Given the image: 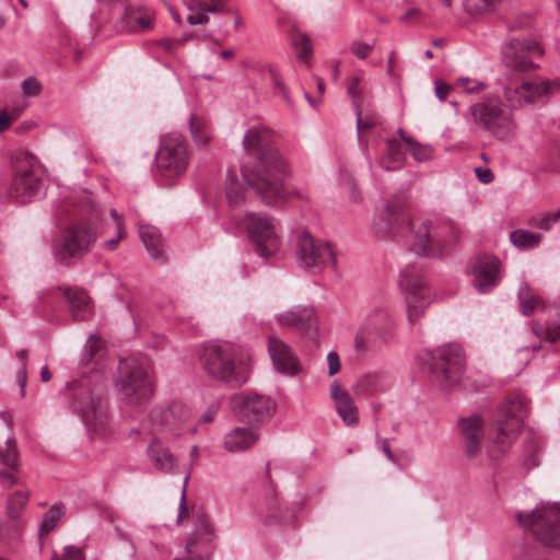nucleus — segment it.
Instances as JSON below:
<instances>
[{
	"label": "nucleus",
	"mask_w": 560,
	"mask_h": 560,
	"mask_svg": "<svg viewBox=\"0 0 560 560\" xmlns=\"http://www.w3.org/2000/svg\"><path fill=\"white\" fill-rule=\"evenodd\" d=\"M243 144L246 152L256 159L252 166L242 168L247 185L267 206L287 201L293 195L285 184L291 171L275 145L272 132L265 127L249 128L243 137Z\"/></svg>",
	"instance_id": "1"
},
{
	"label": "nucleus",
	"mask_w": 560,
	"mask_h": 560,
	"mask_svg": "<svg viewBox=\"0 0 560 560\" xmlns=\"http://www.w3.org/2000/svg\"><path fill=\"white\" fill-rule=\"evenodd\" d=\"M97 217V210L89 206L60 231L52 244L56 261L69 266L91 252L98 237Z\"/></svg>",
	"instance_id": "2"
},
{
	"label": "nucleus",
	"mask_w": 560,
	"mask_h": 560,
	"mask_svg": "<svg viewBox=\"0 0 560 560\" xmlns=\"http://www.w3.org/2000/svg\"><path fill=\"white\" fill-rule=\"evenodd\" d=\"M70 404L88 430L105 436L108 432V400L103 389L90 378H81L68 384Z\"/></svg>",
	"instance_id": "3"
},
{
	"label": "nucleus",
	"mask_w": 560,
	"mask_h": 560,
	"mask_svg": "<svg viewBox=\"0 0 560 560\" xmlns=\"http://www.w3.org/2000/svg\"><path fill=\"white\" fill-rule=\"evenodd\" d=\"M199 360L203 371L213 380L232 386H241L248 381L249 365L244 360H236L234 348L226 342L205 343Z\"/></svg>",
	"instance_id": "4"
},
{
	"label": "nucleus",
	"mask_w": 560,
	"mask_h": 560,
	"mask_svg": "<svg viewBox=\"0 0 560 560\" xmlns=\"http://www.w3.org/2000/svg\"><path fill=\"white\" fill-rule=\"evenodd\" d=\"M526 416L527 401L522 397L508 399L500 406L494 431L487 445L490 458L499 459L510 451Z\"/></svg>",
	"instance_id": "5"
},
{
	"label": "nucleus",
	"mask_w": 560,
	"mask_h": 560,
	"mask_svg": "<svg viewBox=\"0 0 560 560\" xmlns=\"http://www.w3.org/2000/svg\"><path fill=\"white\" fill-rule=\"evenodd\" d=\"M512 110L505 108L499 97L487 95L470 105L469 116L476 130L499 141H509L516 129Z\"/></svg>",
	"instance_id": "6"
},
{
	"label": "nucleus",
	"mask_w": 560,
	"mask_h": 560,
	"mask_svg": "<svg viewBox=\"0 0 560 560\" xmlns=\"http://www.w3.org/2000/svg\"><path fill=\"white\" fill-rule=\"evenodd\" d=\"M0 487L7 491L16 487L8 494L7 513L11 520L19 518L28 502L30 492L23 482L19 452L13 439H8L0 447Z\"/></svg>",
	"instance_id": "7"
},
{
	"label": "nucleus",
	"mask_w": 560,
	"mask_h": 560,
	"mask_svg": "<svg viewBox=\"0 0 560 560\" xmlns=\"http://www.w3.org/2000/svg\"><path fill=\"white\" fill-rule=\"evenodd\" d=\"M560 91L559 79L509 78L503 83V97L510 109L522 108L525 105L546 103Z\"/></svg>",
	"instance_id": "8"
},
{
	"label": "nucleus",
	"mask_w": 560,
	"mask_h": 560,
	"mask_svg": "<svg viewBox=\"0 0 560 560\" xmlns=\"http://www.w3.org/2000/svg\"><path fill=\"white\" fill-rule=\"evenodd\" d=\"M516 520L537 541L560 550V503L540 504L532 512H517Z\"/></svg>",
	"instance_id": "9"
},
{
	"label": "nucleus",
	"mask_w": 560,
	"mask_h": 560,
	"mask_svg": "<svg viewBox=\"0 0 560 560\" xmlns=\"http://www.w3.org/2000/svg\"><path fill=\"white\" fill-rule=\"evenodd\" d=\"M455 238L454 229L450 223L428 220L418 226L411 250L424 257H442L454 244Z\"/></svg>",
	"instance_id": "10"
},
{
	"label": "nucleus",
	"mask_w": 560,
	"mask_h": 560,
	"mask_svg": "<svg viewBox=\"0 0 560 560\" xmlns=\"http://www.w3.org/2000/svg\"><path fill=\"white\" fill-rule=\"evenodd\" d=\"M394 329L395 322L387 311L370 312L355 332L354 350L363 354L386 346L394 337Z\"/></svg>",
	"instance_id": "11"
},
{
	"label": "nucleus",
	"mask_w": 560,
	"mask_h": 560,
	"mask_svg": "<svg viewBox=\"0 0 560 560\" xmlns=\"http://www.w3.org/2000/svg\"><path fill=\"white\" fill-rule=\"evenodd\" d=\"M428 368L432 378L443 387L456 385L464 371V355L457 345H447L428 352Z\"/></svg>",
	"instance_id": "12"
},
{
	"label": "nucleus",
	"mask_w": 560,
	"mask_h": 560,
	"mask_svg": "<svg viewBox=\"0 0 560 560\" xmlns=\"http://www.w3.org/2000/svg\"><path fill=\"white\" fill-rule=\"evenodd\" d=\"M399 284L406 293L408 320L413 325L423 316L431 303V290L424 279L422 268L413 264L406 266L400 271Z\"/></svg>",
	"instance_id": "13"
},
{
	"label": "nucleus",
	"mask_w": 560,
	"mask_h": 560,
	"mask_svg": "<svg viewBox=\"0 0 560 560\" xmlns=\"http://www.w3.org/2000/svg\"><path fill=\"white\" fill-rule=\"evenodd\" d=\"M189 160L184 138L179 135L165 136L155 153L156 173L165 178L178 177L186 172Z\"/></svg>",
	"instance_id": "14"
},
{
	"label": "nucleus",
	"mask_w": 560,
	"mask_h": 560,
	"mask_svg": "<svg viewBox=\"0 0 560 560\" xmlns=\"http://www.w3.org/2000/svg\"><path fill=\"white\" fill-rule=\"evenodd\" d=\"M119 396L129 405H137L152 394L150 370L144 362H125L118 383Z\"/></svg>",
	"instance_id": "15"
},
{
	"label": "nucleus",
	"mask_w": 560,
	"mask_h": 560,
	"mask_svg": "<svg viewBox=\"0 0 560 560\" xmlns=\"http://www.w3.org/2000/svg\"><path fill=\"white\" fill-rule=\"evenodd\" d=\"M245 222L255 252L264 258L272 256L280 245L278 223L267 214L255 212L246 214Z\"/></svg>",
	"instance_id": "16"
},
{
	"label": "nucleus",
	"mask_w": 560,
	"mask_h": 560,
	"mask_svg": "<svg viewBox=\"0 0 560 560\" xmlns=\"http://www.w3.org/2000/svg\"><path fill=\"white\" fill-rule=\"evenodd\" d=\"M544 49L540 44L529 37H509L501 47V56L503 63L515 71L526 72L536 69L538 66L534 63V57H541Z\"/></svg>",
	"instance_id": "17"
},
{
	"label": "nucleus",
	"mask_w": 560,
	"mask_h": 560,
	"mask_svg": "<svg viewBox=\"0 0 560 560\" xmlns=\"http://www.w3.org/2000/svg\"><path fill=\"white\" fill-rule=\"evenodd\" d=\"M407 198L405 195L393 196L384 210L374 221L375 233L382 236H404L410 231V218L405 212Z\"/></svg>",
	"instance_id": "18"
},
{
	"label": "nucleus",
	"mask_w": 560,
	"mask_h": 560,
	"mask_svg": "<svg viewBox=\"0 0 560 560\" xmlns=\"http://www.w3.org/2000/svg\"><path fill=\"white\" fill-rule=\"evenodd\" d=\"M296 257L299 265L304 268L336 267V257L330 245L315 240L307 231H303L298 237Z\"/></svg>",
	"instance_id": "19"
},
{
	"label": "nucleus",
	"mask_w": 560,
	"mask_h": 560,
	"mask_svg": "<svg viewBox=\"0 0 560 560\" xmlns=\"http://www.w3.org/2000/svg\"><path fill=\"white\" fill-rule=\"evenodd\" d=\"M233 404L238 409L240 417L248 423L268 421L276 409V404L270 397L257 393L234 395Z\"/></svg>",
	"instance_id": "20"
},
{
	"label": "nucleus",
	"mask_w": 560,
	"mask_h": 560,
	"mask_svg": "<svg viewBox=\"0 0 560 560\" xmlns=\"http://www.w3.org/2000/svg\"><path fill=\"white\" fill-rule=\"evenodd\" d=\"M500 260L491 255H478L467 265L472 276V285L479 293H488L495 288L501 279Z\"/></svg>",
	"instance_id": "21"
},
{
	"label": "nucleus",
	"mask_w": 560,
	"mask_h": 560,
	"mask_svg": "<svg viewBox=\"0 0 560 560\" xmlns=\"http://www.w3.org/2000/svg\"><path fill=\"white\" fill-rule=\"evenodd\" d=\"M459 442L465 455L475 459L480 456L485 438V422L478 415L462 418L457 423Z\"/></svg>",
	"instance_id": "22"
},
{
	"label": "nucleus",
	"mask_w": 560,
	"mask_h": 560,
	"mask_svg": "<svg viewBox=\"0 0 560 560\" xmlns=\"http://www.w3.org/2000/svg\"><path fill=\"white\" fill-rule=\"evenodd\" d=\"M268 352L277 372L294 376L300 370V362L289 345L276 336L268 337Z\"/></svg>",
	"instance_id": "23"
},
{
	"label": "nucleus",
	"mask_w": 560,
	"mask_h": 560,
	"mask_svg": "<svg viewBox=\"0 0 560 560\" xmlns=\"http://www.w3.org/2000/svg\"><path fill=\"white\" fill-rule=\"evenodd\" d=\"M213 532L211 525L205 518L195 523L194 534L186 544V551L196 557L186 559L175 558L174 560H210L213 549Z\"/></svg>",
	"instance_id": "24"
},
{
	"label": "nucleus",
	"mask_w": 560,
	"mask_h": 560,
	"mask_svg": "<svg viewBox=\"0 0 560 560\" xmlns=\"http://www.w3.org/2000/svg\"><path fill=\"white\" fill-rule=\"evenodd\" d=\"M147 455L158 472L168 475L177 472V458L160 440H153L149 444L147 448Z\"/></svg>",
	"instance_id": "25"
},
{
	"label": "nucleus",
	"mask_w": 560,
	"mask_h": 560,
	"mask_svg": "<svg viewBox=\"0 0 560 560\" xmlns=\"http://www.w3.org/2000/svg\"><path fill=\"white\" fill-rule=\"evenodd\" d=\"M61 290L73 320H85L93 314L91 298L84 290L78 288H65Z\"/></svg>",
	"instance_id": "26"
},
{
	"label": "nucleus",
	"mask_w": 560,
	"mask_h": 560,
	"mask_svg": "<svg viewBox=\"0 0 560 560\" xmlns=\"http://www.w3.org/2000/svg\"><path fill=\"white\" fill-rule=\"evenodd\" d=\"M276 319L283 327L295 328L310 334L314 325V311L305 306H294L287 312L278 314Z\"/></svg>",
	"instance_id": "27"
},
{
	"label": "nucleus",
	"mask_w": 560,
	"mask_h": 560,
	"mask_svg": "<svg viewBox=\"0 0 560 560\" xmlns=\"http://www.w3.org/2000/svg\"><path fill=\"white\" fill-rule=\"evenodd\" d=\"M260 433L256 428L237 427L224 438V448L231 453H241L250 448L259 440Z\"/></svg>",
	"instance_id": "28"
},
{
	"label": "nucleus",
	"mask_w": 560,
	"mask_h": 560,
	"mask_svg": "<svg viewBox=\"0 0 560 560\" xmlns=\"http://www.w3.org/2000/svg\"><path fill=\"white\" fill-rule=\"evenodd\" d=\"M331 398L336 402L337 411L342 421L347 425L358 423V409L350 397L349 393L343 389L337 382H334L330 387Z\"/></svg>",
	"instance_id": "29"
},
{
	"label": "nucleus",
	"mask_w": 560,
	"mask_h": 560,
	"mask_svg": "<svg viewBox=\"0 0 560 560\" xmlns=\"http://www.w3.org/2000/svg\"><path fill=\"white\" fill-rule=\"evenodd\" d=\"M140 238L152 259L163 258V238L158 228L151 224L139 225Z\"/></svg>",
	"instance_id": "30"
},
{
	"label": "nucleus",
	"mask_w": 560,
	"mask_h": 560,
	"mask_svg": "<svg viewBox=\"0 0 560 560\" xmlns=\"http://www.w3.org/2000/svg\"><path fill=\"white\" fill-rule=\"evenodd\" d=\"M121 21L128 32H141L152 27L150 13L143 9L131 5L125 8Z\"/></svg>",
	"instance_id": "31"
},
{
	"label": "nucleus",
	"mask_w": 560,
	"mask_h": 560,
	"mask_svg": "<svg viewBox=\"0 0 560 560\" xmlns=\"http://www.w3.org/2000/svg\"><path fill=\"white\" fill-rule=\"evenodd\" d=\"M40 186V178L37 171L33 167L21 170L14 179V189L18 194L25 197L35 195Z\"/></svg>",
	"instance_id": "32"
},
{
	"label": "nucleus",
	"mask_w": 560,
	"mask_h": 560,
	"mask_svg": "<svg viewBox=\"0 0 560 560\" xmlns=\"http://www.w3.org/2000/svg\"><path fill=\"white\" fill-rule=\"evenodd\" d=\"M188 409L179 402L171 404L166 409L160 413L161 425L165 429L172 430L178 423L188 419Z\"/></svg>",
	"instance_id": "33"
},
{
	"label": "nucleus",
	"mask_w": 560,
	"mask_h": 560,
	"mask_svg": "<svg viewBox=\"0 0 560 560\" xmlns=\"http://www.w3.org/2000/svg\"><path fill=\"white\" fill-rule=\"evenodd\" d=\"M189 129L192 140L198 147H203L211 139V130L208 120L198 114H191Z\"/></svg>",
	"instance_id": "34"
},
{
	"label": "nucleus",
	"mask_w": 560,
	"mask_h": 560,
	"mask_svg": "<svg viewBox=\"0 0 560 560\" xmlns=\"http://www.w3.org/2000/svg\"><path fill=\"white\" fill-rule=\"evenodd\" d=\"M517 298L520 301L521 312L525 316H529L545 307L541 298L534 294L527 284H523L520 288Z\"/></svg>",
	"instance_id": "35"
},
{
	"label": "nucleus",
	"mask_w": 560,
	"mask_h": 560,
	"mask_svg": "<svg viewBox=\"0 0 560 560\" xmlns=\"http://www.w3.org/2000/svg\"><path fill=\"white\" fill-rule=\"evenodd\" d=\"M511 243L520 249H533L539 246L541 242V234L517 229L510 234Z\"/></svg>",
	"instance_id": "36"
},
{
	"label": "nucleus",
	"mask_w": 560,
	"mask_h": 560,
	"mask_svg": "<svg viewBox=\"0 0 560 560\" xmlns=\"http://www.w3.org/2000/svg\"><path fill=\"white\" fill-rule=\"evenodd\" d=\"M355 115H357V130H358V141L361 148H366V142L362 138L361 132L366 129H371L381 124V118L377 115H366L365 117L361 116V112L359 105L353 102Z\"/></svg>",
	"instance_id": "37"
},
{
	"label": "nucleus",
	"mask_w": 560,
	"mask_h": 560,
	"mask_svg": "<svg viewBox=\"0 0 560 560\" xmlns=\"http://www.w3.org/2000/svg\"><path fill=\"white\" fill-rule=\"evenodd\" d=\"M65 514V505L57 503L45 514L40 525V536L49 534L55 529Z\"/></svg>",
	"instance_id": "38"
},
{
	"label": "nucleus",
	"mask_w": 560,
	"mask_h": 560,
	"mask_svg": "<svg viewBox=\"0 0 560 560\" xmlns=\"http://www.w3.org/2000/svg\"><path fill=\"white\" fill-rule=\"evenodd\" d=\"M245 191L232 173L226 176V198L230 205L237 206L244 200Z\"/></svg>",
	"instance_id": "39"
},
{
	"label": "nucleus",
	"mask_w": 560,
	"mask_h": 560,
	"mask_svg": "<svg viewBox=\"0 0 560 560\" xmlns=\"http://www.w3.org/2000/svg\"><path fill=\"white\" fill-rule=\"evenodd\" d=\"M406 144L410 148L411 154L417 162H427L433 158V148L429 144H422L415 138H406Z\"/></svg>",
	"instance_id": "40"
},
{
	"label": "nucleus",
	"mask_w": 560,
	"mask_h": 560,
	"mask_svg": "<svg viewBox=\"0 0 560 560\" xmlns=\"http://www.w3.org/2000/svg\"><path fill=\"white\" fill-rule=\"evenodd\" d=\"M533 330L539 338H544L550 342L560 341V318L548 323L545 328L535 324Z\"/></svg>",
	"instance_id": "41"
},
{
	"label": "nucleus",
	"mask_w": 560,
	"mask_h": 560,
	"mask_svg": "<svg viewBox=\"0 0 560 560\" xmlns=\"http://www.w3.org/2000/svg\"><path fill=\"white\" fill-rule=\"evenodd\" d=\"M186 5L190 11L199 10L197 14H190L187 18V21L190 25L206 24L209 21L208 12L203 10V5H196L194 0H186Z\"/></svg>",
	"instance_id": "42"
},
{
	"label": "nucleus",
	"mask_w": 560,
	"mask_h": 560,
	"mask_svg": "<svg viewBox=\"0 0 560 560\" xmlns=\"http://www.w3.org/2000/svg\"><path fill=\"white\" fill-rule=\"evenodd\" d=\"M560 219V209L541 217H534L530 224L541 230H549Z\"/></svg>",
	"instance_id": "43"
},
{
	"label": "nucleus",
	"mask_w": 560,
	"mask_h": 560,
	"mask_svg": "<svg viewBox=\"0 0 560 560\" xmlns=\"http://www.w3.org/2000/svg\"><path fill=\"white\" fill-rule=\"evenodd\" d=\"M26 354L27 351L25 349H22L16 352V357L21 360V369L16 373V383L21 389V395L24 396L25 394V385H26Z\"/></svg>",
	"instance_id": "44"
},
{
	"label": "nucleus",
	"mask_w": 560,
	"mask_h": 560,
	"mask_svg": "<svg viewBox=\"0 0 560 560\" xmlns=\"http://www.w3.org/2000/svg\"><path fill=\"white\" fill-rule=\"evenodd\" d=\"M50 560H85L82 548L65 546L62 555L54 553Z\"/></svg>",
	"instance_id": "45"
},
{
	"label": "nucleus",
	"mask_w": 560,
	"mask_h": 560,
	"mask_svg": "<svg viewBox=\"0 0 560 560\" xmlns=\"http://www.w3.org/2000/svg\"><path fill=\"white\" fill-rule=\"evenodd\" d=\"M405 161L385 151L378 159V165L385 171H396L402 167Z\"/></svg>",
	"instance_id": "46"
},
{
	"label": "nucleus",
	"mask_w": 560,
	"mask_h": 560,
	"mask_svg": "<svg viewBox=\"0 0 560 560\" xmlns=\"http://www.w3.org/2000/svg\"><path fill=\"white\" fill-rule=\"evenodd\" d=\"M269 77H270V80H271L273 86L277 90H279V92L281 93L283 101L291 106L292 105V101H291L288 88L285 86V84L281 80L279 72L275 68H270L269 69Z\"/></svg>",
	"instance_id": "47"
},
{
	"label": "nucleus",
	"mask_w": 560,
	"mask_h": 560,
	"mask_svg": "<svg viewBox=\"0 0 560 560\" xmlns=\"http://www.w3.org/2000/svg\"><path fill=\"white\" fill-rule=\"evenodd\" d=\"M269 77H270V80H271L273 86L277 90H279V92L281 93L283 101L291 106L292 105V101H291L288 88L285 86V84L281 80L279 72L275 68H270L269 69Z\"/></svg>",
	"instance_id": "48"
},
{
	"label": "nucleus",
	"mask_w": 560,
	"mask_h": 560,
	"mask_svg": "<svg viewBox=\"0 0 560 560\" xmlns=\"http://www.w3.org/2000/svg\"><path fill=\"white\" fill-rule=\"evenodd\" d=\"M294 45L301 47L299 59L307 62L313 54L310 37L306 34H300L299 38L294 39Z\"/></svg>",
	"instance_id": "49"
},
{
	"label": "nucleus",
	"mask_w": 560,
	"mask_h": 560,
	"mask_svg": "<svg viewBox=\"0 0 560 560\" xmlns=\"http://www.w3.org/2000/svg\"><path fill=\"white\" fill-rule=\"evenodd\" d=\"M226 0H194L196 5H203V10L210 13H221L226 11Z\"/></svg>",
	"instance_id": "50"
},
{
	"label": "nucleus",
	"mask_w": 560,
	"mask_h": 560,
	"mask_svg": "<svg viewBox=\"0 0 560 560\" xmlns=\"http://www.w3.org/2000/svg\"><path fill=\"white\" fill-rule=\"evenodd\" d=\"M373 47L374 46L372 44L353 42L350 45V50L357 58L365 59L373 50Z\"/></svg>",
	"instance_id": "51"
},
{
	"label": "nucleus",
	"mask_w": 560,
	"mask_h": 560,
	"mask_svg": "<svg viewBox=\"0 0 560 560\" xmlns=\"http://www.w3.org/2000/svg\"><path fill=\"white\" fill-rule=\"evenodd\" d=\"M386 151H388L392 155H395L398 159H401L404 161L406 160V152L400 140L387 139Z\"/></svg>",
	"instance_id": "52"
},
{
	"label": "nucleus",
	"mask_w": 560,
	"mask_h": 560,
	"mask_svg": "<svg viewBox=\"0 0 560 560\" xmlns=\"http://www.w3.org/2000/svg\"><path fill=\"white\" fill-rule=\"evenodd\" d=\"M458 88H462L467 93H474L483 89V84L481 82L471 81L468 78H459L456 81Z\"/></svg>",
	"instance_id": "53"
},
{
	"label": "nucleus",
	"mask_w": 560,
	"mask_h": 560,
	"mask_svg": "<svg viewBox=\"0 0 560 560\" xmlns=\"http://www.w3.org/2000/svg\"><path fill=\"white\" fill-rule=\"evenodd\" d=\"M22 90L25 95L35 96L40 92V85L36 79L27 78L22 82Z\"/></svg>",
	"instance_id": "54"
},
{
	"label": "nucleus",
	"mask_w": 560,
	"mask_h": 560,
	"mask_svg": "<svg viewBox=\"0 0 560 560\" xmlns=\"http://www.w3.org/2000/svg\"><path fill=\"white\" fill-rule=\"evenodd\" d=\"M268 504H269V506H268V512L265 515V523L271 524V523L276 522L280 516L277 498L272 497L269 500Z\"/></svg>",
	"instance_id": "55"
},
{
	"label": "nucleus",
	"mask_w": 560,
	"mask_h": 560,
	"mask_svg": "<svg viewBox=\"0 0 560 560\" xmlns=\"http://www.w3.org/2000/svg\"><path fill=\"white\" fill-rule=\"evenodd\" d=\"M328 375H334L340 370V359L337 352L330 351L327 354Z\"/></svg>",
	"instance_id": "56"
},
{
	"label": "nucleus",
	"mask_w": 560,
	"mask_h": 560,
	"mask_svg": "<svg viewBox=\"0 0 560 560\" xmlns=\"http://www.w3.org/2000/svg\"><path fill=\"white\" fill-rule=\"evenodd\" d=\"M475 174L482 184H490L494 178L493 172L488 167H476Z\"/></svg>",
	"instance_id": "57"
},
{
	"label": "nucleus",
	"mask_w": 560,
	"mask_h": 560,
	"mask_svg": "<svg viewBox=\"0 0 560 560\" xmlns=\"http://www.w3.org/2000/svg\"><path fill=\"white\" fill-rule=\"evenodd\" d=\"M452 88L451 85H448L447 83H444L442 81H435V84H434V92H435V96L441 101H445L447 95L450 94Z\"/></svg>",
	"instance_id": "58"
},
{
	"label": "nucleus",
	"mask_w": 560,
	"mask_h": 560,
	"mask_svg": "<svg viewBox=\"0 0 560 560\" xmlns=\"http://www.w3.org/2000/svg\"><path fill=\"white\" fill-rule=\"evenodd\" d=\"M530 25L529 16H521L516 19L514 22L508 24L509 32H514L517 30L526 28Z\"/></svg>",
	"instance_id": "59"
},
{
	"label": "nucleus",
	"mask_w": 560,
	"mask_h": 560,
	"mask_svg": "<svg viewBox=\"0 0 560 560\" xmlns=\"http://www.w3.org/2000/svg\"><path fill=\"white\" fill-rule=\"evenodd\" d=\"M189 476H190V472L186 474V476L184 478V486H183V491H182V497H180V504H179V515H178L179 518H182L183 515H187L188 514V510H187V506H186V487H187V483H188V480H189Z\"/></svg>",
	"instance_id": "60"
},
{
	"label": "nucleus",
	"mask_w": 560,
	"mask_h": 560,
	"mask_svg": "<svg viewBox=\"0 0 560 560\" xmlns=\"http://www.w3.org/2000/svg\"><path fill=\"white\" fill-rule=\"evenodd\" d=\"M219 411V406L217 404H212L208 407V409L201 415L200 421L203 423L212 422Z\"/></svg>",
	"instance_id": "61"
},
{
	"label": "nucleus",
	"mask_w": 560,
	"mask_h": 560,
	"mask_svg": "<svg viewBox=\"0 0 560 560\" xmlns=\"http://www.w3.org/2000/svg\"><path fill=\"white\" fill-rule=\"evenodd\" d=\"M15 117H11L7 109L0 110V133L7 130Z\"/></svg>",
	"instance_id": "62"
},
{
	"label": "nucleus",
	"mask_w": 560,
	"mask_h": 560,
	"mask_svg": "<svg viewBox=\"0 0 560 560\" xmlns=\"http://www.w3.org/2000/svg\"><path fill=\"white\" fill-rule=\"evenodd\" d=\"M122 235H121V230H119L118 234L116 237H113L110 240H107L105 241L103 244H102V247L104 249H107V250H114L116 248V246L118 245L119 241L121 240Z\"/></svg>",
	"instance_id": "63"
},
{
	"label": "nucleus",
	"mask_w": 560,
	"mask_h": 560,
	"mask_svg": "<svg viewBox=\"0 0 560 560\" xmlns=\"http://www.w3.org/2000/svg\"><path fill=\"white\" fill-rule=\"evenodd\" d=\"M184 39H180L178 42L168 39V38H162L158 43L159 45L166 51L172 54L174 51V47L176 43H182Z\"/></svg>",
	"instance_id": "64"
}]
</instances>
